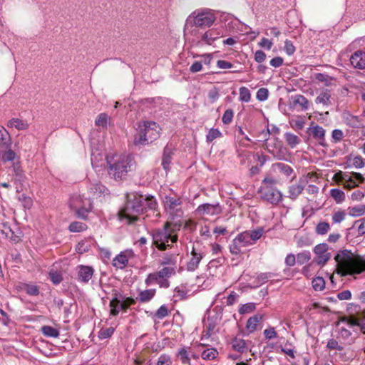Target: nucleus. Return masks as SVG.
<instances>
[{"instance_id":"c85d7f7f","label":"nucleus","mask_w":365,"mask_h":365,"mask_svg":"<svg viewBox=\"0 0 365 365\" xmlns=\"http://www.w3.org/2000/svg\"><path fill=\"white\" fill-rule=\"evenodd\" d=\"M211 38V35H210V33L207 31L204 34H200L197 36V40L195 43V45L197 46H202L205 44L212 45L213 41Z\"/></svg>"},{"instance_id":"3c124183","label":"nucleus","mask_w":365,"mask_h":365,"mask_svg":"<svg viewBox=\"0 0 365 365\" xmlns=\"http://www.w3.org/2000/svg\"><path fill=\"white\" fill-rule=\"evenodd\" d=\"M359 222H361L359 226L358 227V232L359 235H363L365 234V217L359 220H356L354 222V225L347 230L348 232L346 233V239L349 238L350 231L354 227V225Z\"/></svg>"},{"instance_id":"2eb2a0df","label":"nucleus","mask_w":365,"mask_h":365,"mask_svg":"<svg viewBox=\"0 0 365 365\" xmlns=\"http://www.w3.org/2000/svg\"><path fill=\"white\" fill-rule=\"evenodd\" d=\"M197 213L199 215H217L220 212V207L219 204L213 205L209 203L202 204L198 206L196 210Z\"/></svg>"},{"instance_id":"de8ad7c7","label":"nucleus","mask_w":365,"mask_h":365,"mask_svg":"<svg viewBox=\"0 0 365 365\" xmlns=\"http://www.w3.org/2000/svg\"><path fill=\"white\" fill-rule=\"evenodd\" d=\"M312 287L315 291H322L325 287V281L322 277H317L312 282Z\"/></svg>"},{"instance_id":"e2e57ef3","label":"nucleus","mask_w":365,"mask_h":365,"mask_svg":"<svg viewBox=\"0 0 365 365\" xmlns=\"http://www.w3.org/2000/svg\"><path fill=\"white\" fill-rule=\"evenodd\" d=\"M178 356L180 357L182 364L189 365L190 364V359L185 348H182L179 350Z\"/></svg>"},{"instance_id":"a878e982","label":"nucleus","mask_w":365,"mask_h":365,"mask_svg":"<svg viewBox=\"0 0 365 365\" xmlns=\"http://www.w3.org/2000/svg\"><path fill=\"white\" fill-rule=\"evenodd\" d=\"M128 263V257L123 252L118 255L113 261V265L120 269L124 268Z\"/></svg>"},{"instance_id":"9b49d317","label":"nucleus","mask_w":365,"mask_h":365,"mask_svg":"<svg viewBox=\"0 0 365 365\" xmlns=\"http://www.w3.org/2000/svg\"><path fill=\"white\" fill-rule=\"evenodd\" d=\"M343 119L345 123L352 128H364L365 127L364 120L361 117L354 115L349 112L343 113Z\"/></svg>"},{"instance_id":"09e8293b","label":"nucleus","mask_w":365,"mask_h":365,"mask_svg":"<svg viewBox=\"0 0 365 365\" xmlns=\"http://www.w3.org/2000/svg\"><path fill=\"white\" fill-rule=\"evenodd\" d=\"M175 274V270L174 267H165L160 269L159 272H158V276L160 277V279H163L165 277L168 278Z\"/></svg>"},{"instance_id":"5701e85b","label":"nucleus","mask_w":365,"mask_h":365,"mask_svg":"<svg viewBox=\"0 0 365 365\" xmlns=\"http://www.w3.org/2000/svg\"><path fill=\"white\" fill-rule=\"evenodd\" d=\"M346 164L347 166L345 168L349 167V163L352 161V165L354 166L356 168H362L365 166V159H364L361 155L355 156L354 158H352V155H349L346 157Z\"/></svg>"},{"instance_id":"774afa93","label":"nucleus","mask_w":365,"mask_h":365,"mask_svg":"<svg viewBox=\"0 0 365 365\" xmlns=\"http://www.w3.org/2000/svg\"><path fill=\"white\" fill-rule=\"evenodd\" d=\"M172 361L170 356L168 354H161L158 360L156 365H171Z\"/></svg>"},{"instance_id":"f3484780","label":"nucleus","mask_w":365,"mask_h":365,"mask_svg":"<svg viewBox=\"0 0 365 365\" xmlns=\"http://www.w3.org/2000/svg\"><path fill=\"white\" fill-rule=\"evenodd\" d=\"M9 168L12 170L15 176V183L22 184L23 182H24L26 180V175L24 173V170L21 166V163L19 161L14 163L12 166H11Z\"/></svg>"},{"instance_id":"bb28decb","label":"nucleus","mask_w":365,"mask_h":365,"mask_svg":"<svg viewBox=\"0 0 365 365\" xmlns=\"http://www.w3.org/2000/svg\"><path fill=\"white\" fill-rule=\"evenodd\" d=\"M292 99L294 106H300L303 110L309 109V102L303 95H295L294 96H292Z\"/></svg>"},{"instance_id":"49530a36","label":"nucleus","mask_w":365,"mask_h":365,"mask_svg":"<svg viewBox=\"0 0 365 365\" xmlns=\"http://www.w3.org/2000/svg\"><path fill=\"white\" fill-rule=\"evenodd\" d=\"M4 149L6 150L2 153L1 160L4 163L13 161L16 157V153L11 150V147Z\"/></svg>"},{"instance_id":"a211bd4d","label":"nucleus","mask_w":365,"mask_h":365,"mask_svg":"<svg viewBox=\"0 0 365 365\" xmlns=\"http://www.w3.org/2000/svg\"><path fill=\"white\" fill-rule=\"evenodd\" d=\"M325 130L315 123L312 122L310 126L307 130V133L309 135H312L314 139L319 140L325 136Z\"/></svg>"},{"instance_id":"20e7f679","label":"nucleus","mask_w":365,"mask_h":365,"mask_svg":"<svg viewBox=\"0 0 365 365\" xmlns=\"http://www.w3.org/2000/svg\"><path fill=\"white\" fill-rule=\"evenodd\" d=\"M160 137L159 125L154 121H143L138 124L137 133L134 135L135 145H145Z\"/></svg>"},{"instance_id":"4be33fe9","label":"nucleus","mask_w":365,"mask_h":365,"mask_svg":"<svg viewBox=\"0 0 365 365\" xmlns=\"http://www.w3.org/2000/svg\"><path fill=\"white\" fill-rule=\"evenodd\" d=\"M155 289H146L144 291L140 292L138 297L136 298V300H138L141 303H145L150 302L155 294Z\"/></svg>"},{"instance_id":"8fccbe9b","label":"nucleus","mask_w":365,"mask_h":365,"mask_svg":"<svg viewBox=\"0 0 365 365\" xmlns=\"http://www.w3.org/2000/svg\"><path fill=\"white\" fill-rule=\"evenodd\" d=\"M121 299L120 308L121 310L124 312H126L131 305H134L136 303V299L130 297H124V298H122Z\"/></svg>"},{"instance_id":"b1692460","label":"nucleus","mask_w":365,"mask_h":365,"mask_svg":"<svg viewBox=\"0 0 365 365\" xmlns=\"http://www.w3.org/2000/svg\"><path fill=\"white\" fill-rule=\"evenodd\" d=\"M331 91L329 89L323 90L321 93L315 98L317 104L322 103L324 106L331 104Z\"/></svg>"},{"instance_id":"338daca9","label":"nucleus","mask_w":365,"mask_h":365,"mask_svg":"<svg viewBox=\"0 0 365 365\" xmlns=\"http://www.w3.org/2000/svg\"><path fill=\"white\" fill-rule=\"evenodd\" d=\"M91 249V245L87 240L79 242L77 245L76 250L78 253H84Z\"/></svg>"},{"instance_id":"aec40b11","label":"nucleus","mask_w":365,"mask_h":365,"mask_svg":"<svg viewBox=\"0 0 365 365\" xmlns=\"http://www.w3.org/2000/svg\"><path fill=\"white\" fill-rule=\"evenodd\" d=\"M9 147H11L10 135L4 127H0V148H8Z\"/></svg>"},{"instance_id":"f8f14e48","label":"nucleus","mask_w":365,"mask_h":365,"mask_svg":"<svg viewBox=\"0 0 365 365\" xmlns=\"http://www.w3.org/2000/svg\"><path fill=\"white\" fill-rule=\"evenodd\" d=\"M174 155V148L167 145L163 152L161 165L163 170L168 173L170 170L173 157Z\"/></svg>"},{"instance_id":"a18cd8bd","label":"nucleus","mask_w":365,"mask_h":365,"mask_svg":"<svg viewBox=\"0 0 365 365\" xmlns=\"http://www.w3.org/2000/svg\"><path fill=\"white\" fill-rule=\"evenodd\" d=\"M176 264V255L173 254H165L161 260V265H175Z\"/></svg>"},{"instance_id":"0e129e2a","label":"nucleus","mask_w":365,"mask_h":365,"mask_svg":"<svg viewBox=\"0 0 365 365\" xmlns=\"http://www.w3.org/2000/svg\"><path fill=\"white\" fill-rule=\"evenodd\" d=\"M19 200L21 202L22 205L26 209H30L33 205L31 198L25 194H22L19 197Z\"/></svg>"},{"instance_id":"393cba45","label":"nucleus","mask_w":365,"mask_h":365,"mask_svg":"<svg viewBox=\"0 0 365 365\" xmlns=\"http://www.w3.org/2000/svg\"><path fill=\"white\" fill-rule=\"evenodd\" d=\"M7 125L10 128H16L19 130H24L29 128V123L19 118H12L9 122Z\"/></svg>"},{"instance_id":"603ef678","label":"nucleus","mask_w":365,"mask_h":365,"mask_svg":"<svg viewBox=\"0 0 365 365\" xmlns=\"http://www.w3.org/2000/svg\"><path fill=\"white\" fill-rule=\"evenodd\" d=\"M330 229V225L327 222H319L315 228V232L317 235H324L328 232Z\"/></svg>"},{"instance_id":"72a5a7b5","label":"nucleus","mask_w":365,"mask_h":365,"mask_svg":"<svg viewBox=\"0 0 365 365\" xmlns=\"http://www.w3.org/2000/svg\"><path fill=\"white\" fill-rule=\"evenodd\" d=\"M349 215L351 217H359L365 214V205H359L354 207H349Z\"/></svg>"},{"instance_id":"c03bdc74","label":"nucleus","mask_w":365,"mask_h":365,"mask_svg":"<svg viewBox=\"0 0 365 365\" xmlns=\"http://www.w3.org/2000/svg\"><path fill=\"white\" fill-rule=\"evenodd\" d=\"M247 232L249 233L250 239L251 240L252 244H254L262 237L264 230L262 227H259L256 230H247Z\"/></svg>"},{"instance_id":"052dcab7","label":"nucleus","mask_w":365,"mask_h":365,"mask_svg":"<svg viewBox=\"0 0 365 365\" xmlns=\"http://www.w3.org/2000/svg\"><path fill=\"white\" fill-rule=\"evenodd\" d=\"M222 133L217 128H211L206 135V141L207 143L212 142L215 139L220 137Z\"/></svg>"},{"instance_id":"7ed1b4c3","label":"nucleus","mask_w":365,"mask_h":365,"mask_svg":"<svg viewBox=\"0 0 365 365\" xmlns=\"http://www.w3.org/2000/svg\"><path fill=\"white\" fill-rule=\"evenodd\" d=\"M107 163L108 175L115 180H125L128 173L135 170L136 167L135 158L130 154L107 159Z\"/></svg>"},{"instance_id":"cd10ccee","label":"nucleus","mask_w":365,"mask_h":365,"mask_svg":"<svg viewBox=\"0 0 365 365\" xmlns=\"http://www.w3.org/2000/svg\"><path fill=\"white\" fill-rule=\"evenodd\" d=\"M314 78L319 82L324 83L326 86H331L333 85V81H335L333 77L327 73H315Z\"/></svg>"},{"instance_id":"6e6d98bb","label":"nucleus","mask_w":365,"mask_h":365,"mask_svg":"<svg viewBox=\"0 0 365 365\" xmlns=\"http://www.w3.org/2000/svg\"><path fill=\"white\" fill-rule=\"evenodd\" d=\"M256 309L255 303L250 302L245 304H242L239 309V313L240 314H249L254 312Z\"/></svg>"},{"instance_id":"680f3d73","label":"nucleus","mask_w":365,"mask_h":365,"mask_svg":"<svg viewBox=\"0 0 365 365\" xmlns=\"http://www.w3.org/2000/svg\"><path fill=\"white\" fill-rule=\"evenodd\" d=\"M115 331V328L110 327L106 329H101L99 331L98 337L101 339H106L110 337Z\"/></svg>"},{"instance_id":"4468645a","label":"nucleus","mask_w":365,"mask_h":365,"mask_svg":"<svg viewBox=\"0 0 365 365\" xmlns=\"http://www.w3.org/2000/svg\"><path fill=\"white\" fill-rule=\"evenodd\" d=\"M78 279L83 283H88L93 275L94 269L91 266L78 265L77 267Z\"/></svg>"},{"instance_id":"9d476101","label":"nucleus","mask_w":365,"mask_h":365,"mask_svg":"<svg viewBox=\"0 0 365 365\" xmlns=\"http://www.w3.org/2000/svg\"><path fill=\"white\" fill-rule=\"evenodd\" d=\"M328 248L327 243H321L314 247V252L317 256L316 262L319 265H324L330 259L331 254L327 252Z\"/></svg>"},{"instance_id":"412c9836","label":"nucleus","mask_w":365,"mask_h":365,"mask_svg":"<svg viewBox=\"0 0 365 365\" xmlns=\"http://www.w3.org/2000/svg\"><path fill=\"white\" fill-rule=\"evenodd\" d=\"M262 318L263 317L262 314H257L248 319L246 324V329L249 333H252L256 330L258 323L262 319Z\"/></svg>"},{"instance_id":"4c0bfd02","label":"nucleus","mask_w":365,"mask_h":365,"mask_svg":"<svg viewBox=\"0 0 365 365\" xmlns=\"http://www.w3.org/2000/svg\"><path fill=\"white\" fill-rule=\"evenodd\" d=\"M181 217H178L174 220H170L171 221L166 222L165 224H169V230L173 235H175L174 232L179 231L182 226V221L180 220Z\"/></svg>"},{"instance_id":"ea45409f","label":"nucleus","mask_w":365,"mask_h":365,"mask_svg":"<svg viewBox=\"0 0 365 365\" xmlns=\"http://www.w3.org/2000/svg\"><path fill=\"white\" fill-rule=\"evenodd\" d=\"M272 166L277 168L282 173H283L286 176L291 175V174L294 172L292 167L282 163H276L273 164Z\"/></svg>"},{"instance_id":"6e6552de","label":"nucleus","mask_w":365,"mask_h":365,"mask_svg":"<svg viewBox=\"0 0 365 365\" xmlns=\"http://www.w3.org/2000/svg\"><path fill=\"white\" fill-rule=\"evenodd\" d=\"M23 233L17 225L13 227L9 222H4L0 228V237L9 239L10 241L18 243L21 240Z\"/></svg>"},{"instance_id":"f704fd0d","label":"nucleus","mask_w":365,"mask_h":365,"mask_svg":"<svg viewBox=\"0 0 365 365\" xmlns=\"http://www.w3.org/2000/svg\"><path fill=\"white\" fill-rule=\"evenodd\" d=\"M22 289L29 296H37L39 294V287L37 285L24 283L22 284Z\"/></svg>"},{"instance_id":"37998d69","label":"nucleus","mask_w":365,"mask_h":365,"mask_svg":"<svg viewBox=\"0 0 365 365\" xmlns=\"http://www.w3.org/2000/svg\"><path fill=\"white\" fill-rule=\"evenodd\" d=\"M218 354V351L215 348H210L204 350L202 352V358L205 360H212L216 358Z\"/></svg>"},{"instance_id":"58836bf2","label":"nucleus","mask_w":365,"mask_h":365,"mask_svg":"<svg viewBox=\"0 0 365 365\" xmlns=\"http://www.w3.org/2000/svg\"><path fill=\"white\" fill-rule=\"evenodd\" d=\"M362 317L363 315H349V317L343 320V322H346L349 327H359Z\"/></svg>"},{"instance_id":"c9c22d12","label":"nucleus","mask_w":365,"mask_h":365,"mask_svg":"<svg viewBox=\"0 0 365 365\" xmlns=\"http://www.w3.org/2000/svg\"><path fill=\"white\" fill-rule=\"evenodd\" d=\"M330 195L337 204L341 203L345 200V193L340 189L333 188L330 190Z\"/></svg>"},{"instance_id":"864d4df0","label":"nucleus","mask_w":365,"mask_h":365,"mask_svg":"<svg viewBox=\"0 0 365 365\" xmlns=\"http://www.w3.org/2000/svg\"><path fill=\"white\" fill-rule=\"evenodd\" d=\"M49 279L54 285L59 284L63 279L62 274L57 271H51L48 273Z\"/></svg>"},{"instance_id":"bf43d9fd","label":"nucleus","mask_w":365,"mask_h":365,"mask_svg":"<svg viewBox=\"0 0 365 365\" xmlns=\"http://www.w3.org/2000/svg\"><path fill=\"white\" fill-rule=\"evenodd\" d=\"M251 99V93L250 90L246 87H241L240 88V100L242 102L247 103Z\"/></svg>"},{"instance_id":"13d9d810","label":"nucleus","mask_w":365,"mask_h":365,"mask_svg":"<svg viewBox=\"0 0 365 365\" xmlns=\"http://www.w3.org/2000/svg\"><path fill=\"white\" fill-rule=\"evenodd\" d=\"M311 259V253L309 251H304L297 254V261L299 264H304L307 263Z\"/></svg>"},{"instance_id":"a19ab883","label":"nucleus","mask_w":365,"mask_h":365,"mask_svg":"<svg viewBox=\"0 0 365 365\" xmlns=\"http://www.w3.org/2000/svg\"><path fill=\"white\" fill-rule=\"evenodd\" d=\"M87 229V225L81 222H73L70 224L68 230L71 232H80Z\"/></svg>"},{"instance_id":"f03ea898","label":"nucleus","mask_w":365,"mask_h":365,"mask_svg":"<svg viewBox=\"0 0 365 365\" xmlns=\"http://www.w3.org/2000/svg\"><path fill=\"white\" fill-rule=\"evenodd\" d=\"M351 254L350 250H343L334 256L338 263L336 273L342 277L359 274L365 271V259L360 256L353 258Z\"/></svg>"},{"instance_id":"79ce46f5","label":"nucleus","mask_w":365,"mask_h":365,"mask_svg":"<svg viewBox=\"0 0 365 365\" xmlns=\"http://www.w3.org/2000/svg\"><path fill=\"white\" fill-rule=\"evenodd\" d=\"M284 138L287 144L292 148H294L300 142L299 137L291 133H286Z\"/></svg>"},{"instance_id":"423d86ee","label":"nucleus","mask_w":365,"mask_h":365,"mask_svg":"<svg viewBox=\"0 0 365 365\" xmlns=\"http://www.w3.org/2000/svg\"><path fill=\"white\" fill-rule=\"evenodd\" d=\"M216 20L215 14L210 9L193 11L186 19L185 27H210Z\"/></svg>"},{"instance_id":"ddd939ff","label":"nucleus","mask_w":365,"mask_h":365,"mask_svg":"<svg viewBox=\"0 0 365 365\" xmlns=\"http://www.w3.org/2000/svg\"><path fill=\"white\" fill-rule=\"evenodd\" d=\"M350 63L354 68L358 69L365 68V52L358 50L351 54Z\"/></svg>"},{"instance_id":"c756f323","label":"nucleus","mask_w":365,"mask_h":365,"mask_svg":"<svg viewBox=\"0 0 365 365\" xmlns=\"http://www.w3.org/2000/svg\"><path fill=\"white\" fill-rule=\"evenodd\" d=\"M277 276V274L274 273V272H264V273H260L256 280L255 281V282H256V284L252 287L253 288H257L259 286L264 284L265 282H267L269 279V278H271V277H275Z\"/></svg>"},{"instance_id":"f257e3e1","label":"nucleus","mask_w":365,"mask_h":365,"mask_svg":"<svg viewBox=\"0 0 365 365\" xmlns=\"http://www.w3.org/2000/svg\"><path fill=\"white\" fill-rule=\"evenodd\" d=\"M126 201L119 210L118 216L120 220L126 219L128 224L135 223L138 220V215L143 214L148 210H155L157 202L152 195L144 197L138 192H130L125 195Z\"/></svg>"},{"instance_id":"dca6fc26","label":"nucleus","mask_w":365,"mask_h":365,"mask_svg":"<svg viewBox=\"0 0 365 365\" xmlns=\"http://www.w3.org/2000/svg\"><path fill=\"white\" fill-rule=\"evenodd\" d=\"M307 182L305 178H301L297 183L291 185L289 188V197L292 200H296L304 190Z\"/></svg>"},{"instance_id":"0eeeda50","label":"nucleus","mask_w":365,"mask_h":365,"mask_svg":"<svg viewBox=\"0 0 365 365\" xmlns=\"http://www.w3.org/2000/svg\"><path fill=\"white\" fill-rule=\"evenodd\" d=\"M164 207L166 212H169V219L174 220L176 217H182L183 212L181 208H177L181 205L180 198H175L171 196L165 195L163 200Z\"/></svg>"},{"instance_id":"e433bc0d","label":"nucleus","mask_w":365,"mask_h":365,"mask_svg":"<svg viewBox=\"0 0 365 365\" xmlns=\"http://www.w3.org/2000/svg\"><path fill=\"white\" fill-rule=\"evenodd\" d=\"M235 239L242 247L252 245V242L250 239L249 233L247 231L238 234Z\"/></svg>"},{"instance_id":"1a4fd4ad","label":"nucleus","mask_w":365,"mask_h":365,"mask_svg":"<svg viewBox=\"0 0 365 365\" xmlns=\"http://www.w3.org/2000/svg\"><path fill=\"white\" fill-rule=\"evenodd\" d=\"M258 193L261 194V198L272 205H277L282 200V194L276 188L269 187L267 190L259 187Z\"/></svg>"},{"instance_id":"6ab92c4d","label":"nucleus","mask_w":365,"mask_h":365,"mask_svg":"<svg viewBox=\"0 0 365 365\" xmlns=\"http://www.w3.org/2000/svg\"><path fill=\"white\" fill-rule=\"evenodd\" d=\"M191 255L192 258L187 263V269L192 272L198 267L199 263L203 257V255L202 253L197 252L195 248H193L191 252Z\"/></svg>"},{"instance_id":"5fc2aeb1","label":"nucleus","mask_w":365,"mask_h":365,"mask_svg":"<svg viewBox=\"0 0 365 365\" xmlns=\"http://www.w3.org/2000/svg\"><path fill=\"white\" fill-rule=\"evenodd\" d=\"M169 314L168 307L163 304L155 312L153 317L158 319H163Z\"/></svg>"},{"instance_id":"69168bd1","label":"nucleus","mask_w":365,"mask_h":365,"mask_svg":"<svg viewBox=\"0 0 365 365\" xmlns=\"http://www.w3.org/2000/svg\"><path fill=\"white\" fill-rule=\"evenodd\" d=\"M233 116H234V112H233L232 109H230V108L227 109L225 111V113L222 115V123L225 125L230 124L232 120Z\"/></svg>"},{"instance_id":"39448f33","label":"nucleus","mask_w":365,"mask_h":365,"mask_svg":"<svg viewBox=\"0 0 365 365\" xmlns=\"http://www.w3.org/2000/svg\"><path fill=\"white\" fill-rule=\"evenodd\" d=\"M153 240V245L160 251L170 249L173 243L178 240L177 235H173L169 230V224H164L160 228H155L150 232Z\"/></svg>"},{"instance_id":"4d7b16f0","label":"nucleus","mask_w":365,"mask_h":365,"mask_svg":"<svg viewBox=\"0 0 365 365\" xmlns=\"http://www.w3.org/2000/svg\"><path fill=\"white\" fill-rule=\"evenodd\" d=\"M108 115L105 113H100L97 116V118L95 120V124L97 126H101L102 128H106L107 124H108Z\"/></svg>"},{"instance_id":"7c9ffc66","label":"nucleus","mask_w":365,"mask_h":365,"mask_svg":"<svg viewBox=\"0 0 365 365\" xmlns=\"http://www.w3.org/2000/svg\"><path fill=\"white\" fill-rule=\"evenodd\" d=\"M42 334L47 337L56 338L59 336V330L48 325L43 326L41 329Z\"/></svg>"},{"instance_id":"473e14b6","label":"nucleus","mask_w":365,"mask_h":365,"mask_svg":"<svg viewBox=\"0 0 365 365\" xmlns=\"http://www.w3.org/2000/svg\"><path fill=\"white\" fill-rule=\"evenodd\" d=\"M231 344L232 348L240 353H243L246 349V342L242 339L235 337L232 340Z\"/></svg>"},{"instance_id":"2f4dec72","label":"nucleus","mask_w":365,"mask_h":365,"mask_svg":"<svg viewBox=\"0 0 365 365\" xmlns=\"http://www.w3.org/2000/svg\"><path fill=\"white\" fill-rule=\"evenodd\" d=\"M346 310L349 315H365V309L361 310V306L355 303L348 304Z\"/></svg>"}]
</instances>
